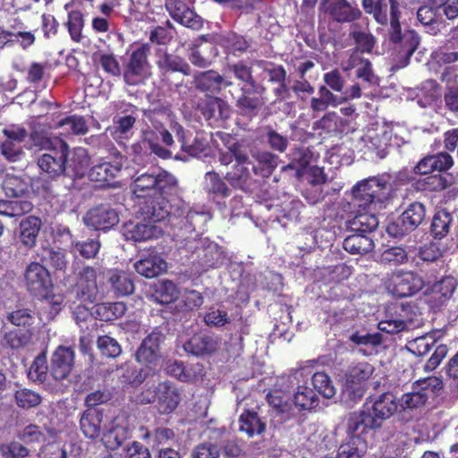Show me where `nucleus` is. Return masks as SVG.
<instances>
[{"instance_id":"f257e3e1","label":"nucleus","mask_w":458,"mask_h":458,"mask_svg":"<svg viewBox=\"0 0 458 458\" xmlns=\"http://www.w3.org/2000/svg\"><path fill=\"white\" fill-rule=\"evenodd\" d=\"M144 115L150 125L143 131L141 143L133 146L135 152L139 148H148L163 159L172 157L174 152H176L175 158L182 159L177 150L198 158L210 155L208 140L197 134L191 140L190 131L175 120L169 107H155L146 111Z\"/></svg>"},{"instance_id":"f03ea898","label":"nucleus","mask_w":458,"mask_h":458,"mask_svg":"<svg viewBox=\"0 0 458 458\" xmlns=\"http://www.w3.org/2000/svg\"><path fill=\"white\" fill-rule=\"evenodd\" d=\"M389 175L383 174L365 179L352 189L355 205L360 208L347 223L352 233L369 235L378 225L375 211L385 207L390 199L392 186Z\"/></svg>"},{"instance_id":"7ed1b4c3","label":"nucleus","mask_w":458,"mask_h":458,"mask_svg":"<svg viewBox=\"0 0 458 458\" xmlns=\"http://www.w3.org/2000/svg\"><path fill=\"white\" fill-rule=\"evenodd\" d=\"M389 17L384 0H362V7L367 13L372 14L377 22L385 25L386 38L392 44L397 68H403L420 44V37L413 30H402L399 21L401 12L397 0H389Z\"/></svg>"},{"instance_id":"20e7f679","label":"nucleus","mask_w":458,"mask_h":458,"mask_svg":"<svg viewBox=\"0 0 458 458\" xmlns=\"http://www.w3.org/2000/svg\"><path fill=\"white\" fill-rule=\"evenodd\" d=\"M34 145L38 146L47 152L38 158V165L42 172L50 178H55L65 174V164L68 155V145L64 140H51L47 137H39L36 133L30 135Z\"/></svg>"},{"instance_id":"39448f33","label":"nucleus","mask_w":458,"mask_h":458,"mask_svg":"<svg viewBox=\"0 0 458 458\" xmlns=\"http://www.w3.org/2000/svg\"><path fill=\"white\" fill-rule=\"evenodd\" d=\"M177 186V180L166 171L143 173L135 177L131 191L137 198H148L157 193H172Z\"/></svg>"},{"instance_id":"423d86ee","label":"nucleus","mask_w":458,"mask_h":458,"mask_svg":"<svg viewBox=\"0 0 458 458\" xmlns=\"http://www.w3.org/2000/svg\"><path fill=\"white\" fill-rule=\"evenodd\" d=\"M374 372L368 362H360L348 368L342 384V401L352 404L362 398L367 390V381Z\"/></svg>"},{"instance_id":"0eeeda50","label":"nucleus","mask_w":458,"mask_h":458,"mask_svg":"<svg viewBox=\"0 0 458 458\" xmlns=\"http://www.w3.org/2000/svg\"><path fill=\"white\" fill-rule=\"evenodd\" d=\"M383 284L388 293L397 298L414 296L425 286L422 276L411 270L396 269L386 274Z\"/></svg>"},{"instance_id":"6e6552de","label":"nucleus","mask_w":458,"mask_h":458,"mask_svg":"<svg viewBox=\"0 0 458 458\" xmlns=\"http://www.w3.org/2000/svg\"><path fill=\"white\" fill-rule=\"evenodd\" d=\"M361 16V11L354 1L321 0L318 6V17L328 23H352Z\"/></svg>"},{"instance_id":"1a4fd4ad","label":"nucleus","mask_w":458,"mask_h":458,"mask_svg":"<svg viewBox=\"0 0 458 458\" xmlns=\"http://www.w3.org/2000/svg\"><path fill=\"white\" fill-rule=\"evenodd\" d=\"M149 47L142 44L132 49L124 64L123 80L126 84L136 86L144 83L150 76V64L148 60Z\"/></svg>"},{"instance_id":"9d476101","label":"nucleus","mask_w":458,"mask_h":458,"mask_svg":"<svg viewBox=\"0 0 458 458\" xmlns=\"http://www.w3.org/2000/svg\"><path fill=\"white\" fill-rule=\"evenodd\" d=\"M443 388V382L437 377L420 378L412 384L411 391L403 394L399 405L403 410L415 409L424 405L429 397Z\"/></svg>"},{"instance_id":"9b49d317","label":"nucleus","mask_w":458,"mask_h":458,"mask_svg":"<svg viewBox=\"0 0 458 458\" xmlns=\"http://www.w3.org/2000/svg\"><path fill=\"white\" fill-rule=\"evenodd\" d=\"M425 217V206L418 201L412 202L394 222L387 225L386 232L393 237H403L417 229Z\"/></svg>"},{"instance_id":"f8f14e48","label":"nucleus","mask_w":458,"mask_h":458,"mask_svg":"<svg viewBox=\"0 0 458 458\" xmlns=\"http://www.w3.org/2000/svg\"><path fill=\"white\" fill-rule=\"evenodd\" d=\"M396 396L390 392L384 393L364 406V414L371 420V428L379 427L381 421L393 416L399 407Z\"/></svg>"},{"instance_id":"ddd939ff","label":"nucleus","mask_w":458,"mask_h":458,"mask_svg":"<svg viewBox=\"0 0 458 458\" xmlns=\"http://www.w3.org/2000/svg\"><path fill=\"white\" fill-rule=\"evenodd\" d=\"M414 307L407 304L401 305V312L397 317L387 316L378 323V329L387 334H396L403 330H410L420 325V314L414 310Z\"/></svg>"},{"instance_id":"4468645a","label":"nucleus","mask_w":458,"mask_h":458,"mask_svg":"<svg viewBox=\"0 0 458 458\" xmlns=\"http://www.w3.org/2000/svg\"><path fill=\"white\" fill-rule=\"evenodd\" d=\"M25 285L34 296L46 295L53 286L48 270L38 262H32L26 267Z\"/></svg>"},{"instance_id":"2eb2a0df","label":"nucleus","mask_w":458,"mask_h":458,"mask_svg":"<svg viewBox=\"0 0 458 458\" xmlns=\"http://www.w3.org/2000/svg\"><path fill=\"white\" fill-rule=\"evenodd\" d=\"M100 267L85 266L79 272V279L72 290L75 298L81 301L93 303L96 301L98 293L97 284V276L100 273Z\"/></svg>"},{"instance_id":"dca6fc26","label":"nucleus","mask_w":458,"mask_h":458,"mask_svg":"<svg viewBox=\"0 0 458 458\" xmlns=\"http://www.w3.org/2000/svg\"><path fill=\"white\" fill-rule=\"evenodd\" d=\"M296 375L297 373L279 377L276 388L267 395L270 406L278 412H286L290 410L289 393L296 383Z\"/></svg>"},{"instance_id":"f3484780","label":"nucleus","mask_w":458,"mask_h":458,"mask_svg":"<svg viewBox=\"0 0 458 458\" xmlns=\"http://www.w3.org/2000/svg\"><path fill=\"white\" fill-rule=\"evenodd\" d=\"M229 78L233 75L238 81L241 91L244 93H263L265 89L256 81L252 75V69L243 61L228 64L225 72Z\"/></svg>"},{"instance_id":"a211bd4d","label":"nucleus","mask_w":458,"mask_h":458,"mask_svg":"<svg viewBox=\"0 0 458 458\" xmlns=\"http://www.w3.org/2000/svg\"><path fill=\"white\" fill-rule=\"evenodd\" d=\"M83 221L88 227L106 231L118 224L119 216L115 209L101 205L89 210Z\"/></svg>"},{"instance_id":"6ab92c4d","label":"nucleus","mask_w":458,"mask_h":458,"mask_svg":"<svg viewBox=\"0 0 458 458\" xmlns=\"http://www.w3.org/2000/svg\"><path fill=\"white\" fill-rule=\"evenodd\" d=\"M123 163L124 157L117 152L113 160L106 158L93 165L89 171V177L91 181L99 183H108L120 174Z\"/></svg>"},{"instance_id":"aec40b11","label":"nucleus","mask_w":458,"mask_h":458,"mask_svg":"<svg viewBox=\"0 0 458 458\" xmlns=\"http://www.w3.org/2000/svg\"><path fill=\"white\" fill-rule=\"evenodd\" d=\"M164 335L160 331L154 330L141 342L136 352V360L146 365H156L160 358V344Z\"/></svg>"},{"instance_id":"412c9836","label":"nucleus","mask_w":458,"mask_h":458,"mask_svg":"<svg viewBox=\"0 0 458 458\" xmlns=\"http://www.w3.org/2000/svg\"><path fill=\"white\" fill-rule=\"evenodd\" d=\"M193 84L202 92L216 94L223 88L232 86L233 81L226 74L221 75L214 70H209L195 74Z\"/></svg>"},{"instance_id":"4be33fe9","label":"nucleus","mask_w":458,"mask_h":458,"mask_svg":"<svg viewBox=\"0 0 458 458\" xmlns=\"http://www.w3.org/2000/svg\"><path fill=\"white\" fill-rule=\"evenodd\" d=\"M165 7L172 18L181 24L196 30L202 27V18L182 1L166 0Z\"/></svg>"},{"instance_id":"5701e85b","label":"nucleus","mask_w":458,"mask_h":458,"mask_svg":"<svg viewBox=\"0 0 458 458\" xmlns=\"http://www.w3.org/2000/svg\"><path fill=\"white\" fill-rule=\"evenodd\" d=\"M163 233L161 227L148 223L128 222L123 227V235L128 241L146 242L160 237Z\"/></svg>"},{"instance_id":"b1692460","label":"nucleus","mask_w":458,"mask_h":458,"mask_svg":"<svg viewBox=\"0 0 458 458\" xmlns=\"http://www.w3.org/2000/svg\"><path fill=\"white\" fill-rule=\"evenodd\" d=\"M74 352L70 347L59 346L51 360L50 375L55 380H63L68 377L73 366Z\"/></svg>"},{"instance_id":"393cba45","label":"nucleus","mask_w":458,"mask_h":458,"mask_svg":"<svg viewBox=\"0 0 458 458\" xmlns=\"http://www.w3.org/2000/svg\"><path fill=\"white\" fill-rule=\"evenodd\" d=\"M157 409L163 414L174 411L181 401L177 387L169 381L161 382L155 390Z\"/></svg>"},{"instance_id":"a878e982","label":"nucleus","mask_w":458,"mask_h":458,"mask_svg":"<svg viewBox=\"0 0 458 458\" xmlns=\"http://www.w3.org/2000/svg\"><path fill=\"white\" fill-rule=\"evenodd\" d=\"M169 193H157L148 197V199L140 207V211L144 219L159 222L165 219L170 214V205L165 196Z\"/></svg>"},{"instance_id":"bb28decb","label":"nucleus","mask_w":458,"mask_h":458,"mask_svg":"<svg viewBox=\"0 0 458 458\" xmlns=\"http://www.w3.org/2000/svg\"><path fill=\"white\" fill-rule=\"evenodd\" d=\"M344 71L356 70V77L369 84L375 83L377 77L374 74L371 63L361 56L358 50H352L349 58L344 62Z\"/></svg>"},{"instance_id":"cd10ccee","label":"nucleus","mask_w":458,"mask_h":458,"mask_svg":"<svg viewBox=\"0 0 458 458\" xmlns=\"http://www.w3.org/2000/svg\"><path fill=\"white\" fill-rule=\"evenodd\" d=\"M89 156L84 148H75L71 153L67 155V161L65 164V174L72 178H82L89 166Z\"/></svg>"},{"instance_id":"c85d7f7f","label":"nucleus","mask_w":458,"mask_h":458,"mask_svg":"<svg viewBox=\"0 0 458 458\" xmlns=\"http://www.w3.org/2000/svg\"><path fill=\"white\" fill-rule=\"evenodd\" d=\"M157 65L163 72H179L184 75L191 74L190 65L180 56L167 53L162 47L157 50Z\"/></svg>"},{"instance_id":"c756f323","label":"nucleus","mask_w":458,"mask_h":458,"mask_svg":"<svg viewBox=\"0 0 458 458\" xmlns=\"http://www.w3.org/2000/svg\"><path fill=\"white\" fill-rule=\"evenodd\" d=\"M202 184L204 191L214 200L216 199H225L230 196V188L216 172H207Z\"/></svg>"},{"instance_id":"7c9ffc66","label":"nucleus","mask_w":458,"mask_h":458,"mask_svg":"<svg viewBox=\"0 0 458 458\" xmlns=\"http://www.w3.org/2000/svg\"><path fill=\"white\" fill-rule=\"evenodd\" d=\"M134 268L138 274L148 278H153L166 269V263L157 253H150L136 261Z\"/></svg>"},{"instance_id":"2f4dec72","label":"nucleus","mask_w":458,"mask_h":458,"mask_svg":"<svg viewBox=\"0 0 458 458\" xmlns=\"http://www.w3.org/2000/svg\"><path fill=\"white\" fill-rule=\"evenodd\" d=\"M183 349L196 356L210 354L217 349V341L213 336L199 334L185 342Z\"/></svg>"},{"instance_id":"473e14b6","label":"nucleus","mask_w":458,"mask_h":458,"mask_svg":"<svg viewBox=\"0 0 458 458\" xmlns=\"http://www.w3.org/2000/svg\"><path fill=\"white\" fill-rule=\"evenodd\" d=\"M130 437L127 424L123 420L117 418L114 420L110 429L104 433L102 442L106 448L115 450Z\"/></svg>"},{"instance_id":"72a5a7b5","label":"nucleus","mask_w":458,"mask_h":458,"mask_svg":"<svg viewBox=\"0 0 458 458\" xmlns=\"http://www.w3.org/2000/svg\"><path fill=\"white\" fill-rule=\"evenodd\" d=\"M103 413L98 409H88L81 416L80 427L88 438H97L101 433Z\"/></svg>"},{"instance_id":"f704fd0d","label":"nucleus","mask_w":458,"mask_h":458,"mask_svg":"<svg viewBox=\"0 0 458 458\" xmlns=\"http://www.w3.org/2000/svg\"><path fill=\"white\" fill-rule=\"evenodd\" d=\"M38 297L41 298L38 312L41 320L54 319L64 307V296L60 293L49 294L48 292L46 295Z\"/></svg>"},{"instance_id":"c9c22d12","label":"nucleus","mask_w":458,"mask_h":458,"mask_svg":"<svg viewBox=\"0 0 458 458\" xmlns=\"http://www.w3.org/2000/svg\"><path fill=\"white\" fill-rule=\"evenodd\" d=\"M343 248L351 254L362 255L373 250L374 242L370 235L353 233L344 239Z\"/></svg>"},{"instance_id":"e433bc0d","label":"nucleus","mask_w":458,"mask_h":458,"mask_svg":"<svg viewBox=\"0 0 458 458\" xmlns=\"http://www.w3.org/2000/svg\"><path fill=\"white\" fill-rule=\"evenodd\" d=\"M41 228V221L36 216H29L20 225V239L21 243L31 249L36 245L37 238Z\"/></svg>"},{"instance_id":"4c0bfd02","label":"nucleus","mask_w":458,"mask_h":458,"mask_svg":"<svg viewBox=\"0 0 458 458\" xmlns=\"http://www.w3.org/2000/svg\"><path fill=\"white\" fill-rule=\"evenodd\" d=\"M438 331L425 334L407 342L406 349L416 356L427 354L440 338Z\"/></svg>"},{"instance_id":"58836bf2","label":"nucleus","mask_w":458,"mask_h":458,"mask_svg":"<svg viewBox=\"0 0 458 458\" xmlns=\"http://www.w3.org/2000/svg\"><path fill=\"white\" fill-rule=\"evenodd\" d=\"M201 112L207 120H225L230 115V106L225 100L213 98L206 101Z\"/></svg>"},{"instance_id":"ea45409f","label":"nucleus","mask_w":458,"mask_h":458,"mask_svg":"<svg viewBox=\"0 0 458 458\" xmlns=\"http://www.w3.org/2000/svg\"><path fill=\"white\" fill-rule=\"evenodd\" d=\"M253 158L257 161V165H252L254 174L261 177L267 178L277 166V157L267 151H258L252 153Z\"/></svg>"},{"instance_id":"a19ab883","label":"nucleus","mask_w":458,"mask_h":458,"mask_svg":"<svg viewBox=\"0 0 458 458\" xmlns=\"http://www.w3.org/2000/svg\"><path fill=\"white\" fill-rule=\"evenodd\" d=\"M55 128L61 129V135L69 137L71 135H83L88 131L85 119L79 115H71L60 120Z\"/></svg>"},{"instance_id":"79ce46f5","label":"nucleus","mask_w":458,"mask_h":458,"mask_svg":"<svg viewBox=\"0 0 458 458\" xmlns=\"http://www.w3.org/2000/svg\"><path fill=\"white\" fill-rule=\"evenodd\" d=\"M30 182L27 179L15 174H7L2 182V188L7 197L19 198L29 190Z\"/></svg>"},{"instance_id":"37998d69","label":"nucleus","mask_w":458,"mask_h":458,"mask_svg":"<svg viewBox=\"0 0 458 458\" xmlns=\"http://www.w3.org/2000/svg\"><path fill=\"white\" fill-rule=\"evenodd\" d=\"M32 333L30 330L12 329L4 334L2 344L12 350L23 349L31 343Z\"/></svg>"},{"instance_id":"c03bdc74","label":"nucleus","mask_w":458,"mask_h":458,"mask_svg":"<svg viewBox=\"0 0 458 458\" xmlns=\"http://www.w3.org/2000/svg\"><path fill=\"white\" fill-rule=\"evenodd\" d=\"M108 281L113 291L118 296H126L133 293L134 284L125 272L113 270L109 272Z\"/></svg>"},{"instance_id":"a18cd8bd","label":"nucleus","mask_w":458,"mask_h":458,"mask_svg":"<svg viewBox=\"0 0 458 458\" xmlns=\"http://www.w3.org/2000/svg\"><path fill=\"white\" fill-rule=\"evenodd\" d=\"M251 163H235L232 169L225 173V179L234 188L243 189L250 179Z\"/></svg>"},{"instance_id":"49530a36","label":"nucleus","mask_w":458,"mask_h":458,"mask_svg":"<svg viewBox=\"0 0 458 458\" xmlns=\"http://www.w3.org/2000/svg\"><path fill=\"white\" fill-rule=\"evenodd\" d=\"M365 452V444L360 437H349L337 450L335 457L326 458H361Z\"/></svg>"},{"instance_id":"de8ad7c7","label":"nucleus","mask_w":458,"mask_h":458,"mask_svg":"<svg viewBox=\"0 0 458 458\" xmlns=\"http://www.w3.org/2000/svg\"><path fill=\"white\" fill-rule=\"evenodd\" d=\"M453 224V216L446 210H439L435 213L430 232L434 238L442 239L450 232Z\"/></svg>"},{"instance_id":"09e8293b","label":"nucleus","mask_w":458,"mask_h":458,"mask_svg":"<svg viewBox=\"0 0 458 458\" xmlns=\"http://www.w3.org/2000/svg\"><path fill=\"white\" fill-rule=\"evenodd\" d=\"M437 8L433 6L424 5L419 8L417 11L418 21L425 27L428 33L431 35H437L440 31V22L437 19Z\"/></svg>"},{"instance_id":"8fccbe9b","label":"nucleus","mask_w":458,"mask_h":458,"mask_svg":"<svg viewBox=\"0 0 458 458\" xmlns=\"http://www.w3.org/2000/svg\"><path fill=\"white\" fill-rule=\"evenodd\" d=\"M349 339L354 344L363 347L362 351L366 353H371L373 349L382 343L380 334L365 331H356L350 335Z\"/></svg>"},{"instance_id":"3c124183","label":"nucleus","mask_w":458,"mask_h":458,"mask_svg":"<svg viewBox=\"0 0 458 458\" xmlns=\"http://www.w3.org/2000/svg\"><path fill=\"white\" fill-rule=\"evenodd\" d=\"M202 266L208 269L219 267L223 264L225 256L222 249L214 242L208 243L199 254Z\"/></svg>"},{"instance_id":"603ef678","label":"nucleus","mask_w":458,"mask_h":458,"mask_svg":"<svg viewBox=\"0 0 458 458\" xmlns=\"http://www.w3.org/2000/svg\"><path fill=\"white\" fill-rule=\"evenodd\" d=\"M140 431L141 432L140 437L143 440H149L153 443L154 446L166 445L174 438V431L168 428H157L151 432L148 428L141 427Z\"/></svg>"},{"instance_id":"864d4df0","label":"nucleus","mask_w":458,"mask_h":458,"mask_svg":"<svg viewBox=\"0 0 458 458\" xmlns=\"http://www.w3.org/2000/svg\"><path fill=\"white\" fill-rule=\"evenodd\" d=\"M239 422L240 430L246 432L249 437L262 433L266 427L257 413L250 411L241 415Z\"/></svg>"},{"instance_id":"5fc2aeb1","label":"nucleus","mask_w":458,"mask_h":458,"mask_svg":"<svg viewBox=\"0 0 458 458\" xmlns=\"http://www.w3.org/2000/svg\"><path fill=\"white\" fill-rule=\"evenodd\" d=\"M126 306L122 301L100 303L96 306V313L101 320L111 321L124 315Z\"/></svg>"},{"instance_id":"6e6d98bb","label":"nucleus","mask_w":458,"mask_h":458,"mask_svg":"<svg viewBox=\"0 0 458 458\" xmlns=\"http://www.w3.org/2000/svg\"><path fill=\"white\" fill-rule=\"evenodd\" d=\"M350 36L356 43L354 50H358L360 55L361 53H370L372 51L375 46V38L371 33L360 30L357 24H353Z\"/></svg>"},{"instance_id":"4d7b16f0","label":"nucleus","mask_w":458,"mask_h":458,"mask_svg":"<svg viewBox=\"0 0 458 458\" xmlns=\"http://www.w3.org/2000/svg\"><path fill=\"white\" fill-rule=\"evenodd\" d=\"M379 262L384 265L396 267L408 262V253L401 246L386 249L379 257Z\"/></svg>"},{"instance_id":"13d9d810","label":"nucleus","mask_w":458,"mask_h":458,"mask_svg":"<svg viewBox=\"0 0 458 458\" xmlns=\"http://www.w3.org/2000/svg\"><path fill=\"white\" fill-rule=\"evenodd\" d=\"M179 296V291L175 284L166 280L161 282L153 294L154 300L161 304H169Z\"/></svg>"},{"instance_id":"bf43d9fd","label":"nucleus","mask_w":458,"mask_h":458,"mask_svg":"<svg viewBox=\"0 0 458 458\" xmlns=\"http://www.w3.org/2000/svg\"><path fill=\"white\" fill-rule=\"evenodd\" d=\"M314 389L327 399L335 396L336 389L329 376L325 372H316L311 378Z\"/></svg>"},{"instance_id":"052dcab7","label":"nucleus","mask_w":458,"mask_h":458,"mask_svg":"<svg viewBox=\"0 0 458 458\" xmlns=\"http://www.w3.org/2000/svg\"><path fill=\"white\" fill-rule=\"evenodd\" d=\"M47 357L44 353L38 355L33 360L29 372V378L36 383H44L48 377Z\"/></svg>"},{"instance_id":"680f3d73","label":"nucleus","mask_w":458,"mask_h":458,"mask_svg":"<svg viewBox=\"0 0 458 458\" xmlns=\"http://www.w3.org/2000/svg\"><path fill=\"white\" fill-rule=\"evenodd\" d=\"M14 400L17 406L21 409L37 407L42 402L40 394L30 389H19L14 394Z\"/></svg>"},{"instance_id":"e2e57ef3","label":"nucleus","mask_w":458,"mask_h":458,"mask_svg":"<svg viewBox=\"0 0 458 458\" xmlns=\"http://www.w3.org/2000/svg\"><path fill=\"white\" fill-rule=\"evenodd\" d=\"M135 122L136 118L131 114L114 118V127L111 129V134L114 139L128 138L135 124Z\"/></svg>"},{"instance_id":"0e129e2a","label":"nucleus","mask_w":458,"mask_h":458,"mask_svg":"<svg viewBox=\"0 0 458 458\" xmlns=\"http://www.w3.org/2000/svg\"><path fill=\"white\" fill-rule=\"evenodd\" d=\"M317 402L315 393L307 386H299L293 394L294 404L303 410L313 408Z\"/></svg>"},{"instance_id":"69168bd1","label":"nucleus","mask_w":458,"mask_h":458,"mask_svg":"<svg viewBox=\"0 0 458 458\" xmlns=\"http://www.w3.org/2000/svg\"><path fill=\"white\" fill-rule=\"evenodd\" d=\"M366 138V147L369 151L375 153L376 156L379 158H384L387 155L388 140L385 137V135L372 133L368 134Z\"/></svg>"},{"instance_id":"338daca9","label":"nucleus","mask_w":458,"mask_h":458,"mask_svg":"<svg viewBox=\"0 0 458 458\" xmlns=\"http://www.w3.org/2000/svg\"><path fill=\"white\" fill-rule=\"evenodd\" d=\"M219 43L233 54L244 52L248 48L246 40L242 37L232 32L222 35Z\"/></svg>"},{"instance_id":"774afa93","label":"nucleus","mask_w":458,"mask_h":458,"mask_svg":"<svg viewBox=\"0 0 458 458\" xmlns=\"http://www.w3.org/2000/svg\"><path fill=\"white\" fill-rule=\"evenodd\" d=\"M0 152L1 155L10 162L20 161L24 156L21 143L5 140L0 141Z\"/></svg>"}]
</instances>
